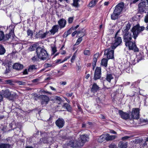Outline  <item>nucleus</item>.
<instances>
[{"label": "nucleus", "mask_w": 148, "mask_h": 148, "mask_svg": "<svg viewBox=\"0 0 148 148\" xmlns=\"http://www.w3.org/2000/svg\"><path fill=\"white\" fill-rule=\"evenodd\" d=\"M138 5V12L140 13H143L145 10L148 9V3L147 0H142Z\"/></svg>", "instance_id": "nucleus-6"}, {"label": "nucleus", "mask_w": 148, "mask_h": 148, "mask_svg": "<svg viewBox=\"0 0 148 148\" xmlns=\"http://www.w3.org/2000/svg\"><path fill=\"white\" fill-rule=\"evenodd\" d=\"M39 131L38 130L36 132L34 133L33 136L35 137H37L39 134Z\"/></svg>", "instance_id": "nucleus-57"}, {"label": "nucleus", "mask_w": 148, "mask_h": 148, "mask_svg": "<svg viewBox=\"0 0 148 148\" xmlns=\"http://www.w3.org/2000/svg\"><path fill=\"white\" fill-rule=\"evenodd\" d=\"M46 36V34H45L44 33H42V35L41 36H40L39 37H36V38H40L41 39H44L45 38Z\"/></svg>", "instance_id": "nucleus-48"}, {"label": "nucleus", "mask_w": 148, "mask_h": 148, "mask_svg": "<svg viewBox=\"0 0 148 148\" xmlns=\"http://www.w3.org/2000/svg\"><path fill=\"white\" fill-rule=\"evenodd\" d=\"M41 102L42 105H46L48 104L49 101V97L46 95H42L41 96Z\"/></svg>", "instance_id": "nucleus-14"}, {"label": "nucleus", "mask_w": 148, "mask_h": 148, "mask_svg": "<svg viewBox=\"0 0 148 148\" xmlns=\"http://www.w3.org/2000/svg\"><path fill=\"white\" fill-rule=\"evenodd\" d=\"M88 139L89 138L87 135L84 134L80 135L78 140L75 141L77 148L82 146Z\"/></svg>", "instance_id": "nucleus-4"}, {"label": "nucleus", "mask_w": 148, "mask_h": 148, "mask_svg": "<svg viewBox=\"0 0 148 148\" xmlns=\"http://www.w3.org/2000/svg\"><path fill=\"white\" fill-rule=\"evenodd\" d=\"M79 0H73V5L75 7H78L79 6L78 2Z\"/></svg>", "instance_id": "nucleus-37"}, {"label": "nucleus", "mask_w": 148, "mask_h": 148, "mask_svg": "<svg viewBox=\"0 0 148 148\" xmlns=\"http://www.w3.org/2000/svg\"><path fill=\"white\" fill-rule=\"evenodd\" d=\"M73 93L71 92L70 93L66 92V95L68 97H71L73 95Z\"/></svg>", "instance_id": "nucleus-60"}, {"label": "nucleus", "mask_w": 148, "mask_h": 148, "mask_svg": "<svg viewBox=\"0 0 148 148\" xmlns=\"http://www.w3.org/2000/svg\"><path fill=\"white\" fill-rule=\"evenodd\" d=\"M108 59L105 58L102 59L101 61V65L104 66L105 67H106L107 66L108 62Z\"/></svg>", "instance_id": "nucleus-28"}, {"label": "nucleus", "mask_w": 148, "mask_h": 148, "mask_svg": "<svg viewBox=\"0 0 148 148\" xmlns=\"http://www.w3.org/2000/svg\"><path fill=\"white\" fill-rule=\"evenodd\" d=\"M99 53H96L94 56V58L93 59L92 62V69L94 70L95 66H96V63L97 62V59L99 57Z\"/></svg>", "instance_id": "nucleus-17"}, {"label": "nucleus", "mask_w": 148, "mask_h": 148, "mask_svg": "<svg viewBox=\"0 0 148 148\" xmlns=\"http://www.w3.org/2000/svg\"><path fill=\"white\" fill-rule=\"evenodd\" d=\"M12 62L9 61H7L5 65L8 67V68L10 69L12 66Z\"/></svg>", "instance_id": "nucleus-38"}, {"label": "nucleus", "mask_w": 148, "mask_h": 148, "mask_svg": "<svg viewBox=\"0 0 148 148\" xmlns=\"http://www.w3.org/2000/svg\"><path fill=\"white\" fill-rule=\"evenodd\" d=\"M68 35V34H67V33L65 32H64L63 35V37L64 38H66Z\"/></svg>", "instance_id": "nucleus-61"}, {"label": "nucleus", "mask_w": 148, "mask_h": 148, "mask_svg": "<svg viewBox=\"0 0 148 148\" xmlns=\"http://www.w3.org/2000/svg\"><path fill=\"white\" fill-rule=\"evenodd\" d=\"M27 71H28L27 69H25L23 72V74L24 75L28 74Z\"/></svg>", "instance_id": "nucleus-58"}, {"label": "nucleus", "mask_w": 148, "mask_h": 148, "mask_svg": "<svg viewBox=\"0 0 148 148\" xmlns=\"http://www.w3.org/2000/svg\"><path fill=\"white\" fill-rule=\"evenodd\" d=\"M127 143V142L120 141L119 143L118 146L120 148H126Z\"/></svg>", "instance_id": "nucleus-24"}, {"label": "nucleus", "mask_w": 148, "mask_h": 148, "mask_svg": "<svg viewBox=\"0 0 148 148\" xmlns=\"http://www.w3.org/2000/svg\"><path fill=\"white\" fill-rule=\"evenodd\" d=\"M124 5L123 2L119 3L116 5L114 10L113 13L111 15V18L112 20H115L118 19L123 10Z\"/></svg>", "instance_id": "nucleus-3"}, {"label": "nucleus", "mask_w": 148, "mask_h": 148, "mask_svg": "<svg viewBox=\"0 0 148 148\" xmlns=\"http://www.w3.org/2000/svg\"><path fill=\"white\" fill-rule=\"evenodd\" d=\"M70 57V56H67L64 59L62 60V62H64L66 61L68 59H69Z\"/></svg>", "instance_id": "nucleus-62"}, {"label": "nucleus", "mask_w": 148, "mask_h": 148, "mask_svg": "<svg viewBox=\"0 0 148 148\" xmlns=\"http://www.w3.org/2000/svg\"><path fill=\"white\" fill-rule=\"evenodd\" d=\"M38 45V44L37 42H36L31 45L29 47V49L31 51H34L36 49L37 50L38 47H39Z\"/></svg>", "instance_id": "nucleus-23"}, {"label": "nucleus", "mask_w": 148, "mask_h": 148, "mask_svg": "<svg viewBox=\"0 0 148 148\" xmlns=\"http://www.w3.org/2000/svg\"><path fill=\"white\" fill-rule=\"evenodd\" d=\"M140 110L139 108H133L132 109L131 112L132 118L133 119H138L140 116Z\"/></svg>", "instance_id": "nucleus-9"}, {"label": "nucleus", "mask_w": 148, "mask_h": 148, "mask_svg": "<svg viewBox=\"0 0 148 148\" xmlns=\"http://www.w3.org/2000/svg\"><path fill=\"white\" fill-rule=\"evenodd\" d=\"M60 84L61 85H64L66 84V82H60Z\"/></svg>", "instance_id": "nucleus-63"}, {"label": "nucleus", "mask_w": 148, "mask_h": 148, "mask_svg": "<svg viewBox=\"0 0 148 148\" xmlns=\"http://www.w3.org/2000/svg\"><path fill=\"white\" fill-rule=\"evenodd\" d=\"M4 32L0 30V41L3 40L4 37Z\"/></svg>", "instance_id": "nucleus-46"}, {"label": "nucleus", "mask_w": 148, "mask_h": 148, "mask_svg": "<svg viewBox=\"0 0 148 148\" xmlns=\"http://www.w3.org/2000/svg\"><path fill=\"white\" fill-rule=\"evenodd\" d=\"M114 40L112 45L110 46L112 49H114L119 46L121 45L122 43V40L121 37L119 36H114Z\"/></svg>", "instance_id": "nucleus-7"}, {"label": "nucleus", "mask_w": 148, "mask_h": 148, "mask_svg": "<svg viewBox=\"0 0 148 148\" xmlns=\"http://www.w3.org/2000/svg\"><path fill=\"white\" fill-rule=\"evenodd\" d=\"M97 0H92L88 4L89 6L90 7H93L94 6L96 3L97 2Z\"/></svg>", "instance_id": "nucleus-32"}, {"label": "nucleus", "mask_w": 148, "mask_h": 148, "mask_svg": "<svg viewBox=\"0 0 148 148\" xmlns=\"http://www.w3.org/2000/svg\"><path fill=\"white\" fill-rule=\"evenodd\" d=\"M54 100L58 104H60L62 101L61 98L59 96H56L54 98Z\"/></svg>", "instance_id": "nucleus-31"}, {"label": "nucleus", "mask_w": 148, "mask_h": 148, "mask_svg": "<svg viewBox=\"0 0 148 148\" xmlns=\"http://www.w3.org/2000/svg\"><path fill=\"white\" fill-rule=\"evenodd\" d=\"M139 122L140 124L146 123L148 122V120L143 119L142 118H140L139 119Z\"/></svg>", "instance_id": "nucleus-39"}, {"label": "nucleus", "mask_w": 148, "mask_h": 148, "mask_svg": "<svg viewBox=\"0 0 148 148\" xmlns=\"http://www.w3.org/2000/svg\"><path fill=\"white\" fill-rule=\"evenodd\" d=\"M101 76V69L100 67H96L94 73V77L93 79L96 81L97 79H99Z\"/></svg>", "instance_id": "nucleus-10"}, {"label": "nucleus", "mask_w": 148, "mask_h": 148, "mask_svg": "<svg viewBox=\"0 0 148 148\" xmlns=\"http://www.w3.org/2000/svg\"><path fill=\"white\" fill-rule=\"evenodd\" d=\"M9 144L5 143H1L0 144V148H9Z\"/></svg>", "instance_id": "nucleus-35"}, {"label": "nucleus", "mask_w": 148, "mask_h": 148, "mask_svg": "<svg viewBox=\"0 0 148 148\" xmlns=\"http://www.w3.org/2000/svg\"><path fill=\"white\" fill-rule=\"evenodd\" d=\"M52 65L51 64L49 63H45L44 64V67L45 68H47L49 67H52Z\"/></svg>", "instance_id": "nucleus-53"}, {"label": "nucleus", "mask_w": 148, "mask_h": 148, "mask_svg": "<svg viewBox=\"0 0 148 148\" xmlns=\"http://www.w3.org/2000/svg\"><path fill=\"white\" fill-rule=\"evenodd\" d=\"M2 95L5 97L8 98L10 99H13L15 98L16 95L11 94L9 89L6 88L5 90H2L1 92Z\"/></svg>", "instance_id": "nucleus-8"}, {"label": "nucleus", "mask_w": 148, "mask_h": 148, "mask_svg": "<svg viewBox=\"0 0 148 148\" xmlns=\"http://www.w3.org/2000/svg\"><path fill=\"white\" fill-rule=\"evenodd\" d=\"M78 35L81 34L80 35L79 37H83L84 36L86 35V31L85 29H79V30L77 31Z\"/></svg>", "instance_id": "nucleus-27"}, {"label": "nucleus", "mask_w": 148, "mask_h": 148, "mask_svg": "<svg viewBox=\"0 0 148 148\" xmlns=\"http://www.w3.org/2000/svg\"><path fill=\"white\" fill-rule=\"evenodd\" d=\"M113 79V77L112 74L108 73L107 74L106 79L108 82L109 83H110L111 79Z\"/></svg>", "instance_id": "nucleus-26"}, {"label": "nucleus", "mask_w": 148, "mask_h": 148, "mask_svg": "<svg viewBox=\"0 0 148 148\" xmlns=\"http://www.w3.org/2000/svg\"><path fill=\"white\" fill-rule=\"evenodd\" d=\"M76 34L78 35L77 31H75L73 32L71 34L72 36V37H74Z\"/></svg>", "instance_id": "nucleus-59"}, {"label": "nucleus", "mask_w": 148, "mask_h": 148, "mask_svg": "<svg viewBox=\"0 0 148 148\" xmlns=\"http://www.w3.org/2000/svg\"><path fill=\"white\" fill-rule=\"evenodd\" d=\"M55 63L56 64H58L59 63H61L63 62H62V60L61 59L56 60L55 61Z\"/></svg>", "instance_id": "nucleus-50"}, {"label": "nucleus", "mask_w": 148, "mask_h": 148, "mask_svg": "<svg viewBox=\"0 0 148 148\" xmlns=\"http://www.w3.org/2000/svg\"><path fill=\"white\" fill-rule=\"evenodd\" d=\"M79 37L77 39V40L75 44V45H78L80 43L82 42V38L81 37Z\"/></svg>", "instance_id": "nucleus-42"}, {"label": "nucleus", "mask_w": 148, "mask_h": 148, "mask_svg": "<svg viewBox=\"0 0 148 148\" xmlns=\"http://www.w3.org/2000/svg\"><path fill=\"white\" fill-rule=\"evenodd\" d=\"M6 52V50L2 45H0V55H3Z\"/></svg>", "instance_id": "nucleus-29"}, {"label": "nucleus", "mask_w": 148, "mask_h": 148, "mask_svg": "<svg viewBox=\"0 0 148 148\" xmlns=\"http://www.w3.org/2000/svg\"><path fill=\"white\" fill-rule=\"evenodd\" d=\"M64 121L62 119L58 118L56 121V126L59 128H62L64 124Z\"/></svg>", "instance_id": "nucleus-16"}, {"label": "nucleus", "mask_w": 148, "mask_h": 148, "mask_svg": "<svg viewBox=\"0 0 148 148\" xmlns=\"http://www.w3.org/2000/svg\"><path fill=\"white\" fill-rule=\"evenodd\" d=\"M5 82L7 84H8L10 85H13L12 81L11 80H7Z\"/></svg>", "instance_id": "nucleus-52"}, {"label": "nucleus", "mask_w": 148, "mask_h": 148, "mask_svg": "<svg viewBox=\"0 0 148 148\" xmlns=\"http://www.w3.org/2000/svg\"><path fill=\"white\" fill-rule=\"evenodd\" d=\"M52 54H54L57 51L56 48L55 47H52Z\"/></svg>", "instance_id": "nucleus-56"}, {"label": "nucleus", "mask_w": 148, "mask_h": 148, "mask_svg": "<svg viewBox=\"0 0 148 148\" xmlns=\"http://www.w3.org/2000/svg\"><path fill=\"white\" fill-rule=\"evenodd\" d=\"M43 33V31L42 30H40L38 33H37L36 34V37L40 36L42 35V33Z\"/></svg>", "instance_id": "nucleus-49"}, {"label": "nucleus", "mask_w": 148, "mask_h": 148, "mask_svg": "<svg viewBox=\"0 0 148 148\" xmlns=\"http://www.w3.org/2000/svg\"><path fill=\"white\" fill-rule=\"evenodd\" d=\"M99 89V87L96 83H94L91 88V91L93 93H95Z\"/></svg>", "instance_id": "nucleus-20"}, {"label": "nucleus", "mask_w": 148, "mask_h": 148, "mask_svg": "<svg viewBox=\"0 0 148 148\" xmlns=\"http://www.w3.org/2000/svg\"><path fill=\"white\" fill-rule=\"evenodd\" d=\"M12 67L14 69L18 71H20L23 69V66L22 64L16 63L13 65Z\"/></svg>", "instance_id": "nucleus-19"}, {"label": "nucleus", "mask_w": 148, "mask_h": 148, "mask_svg": "<svg viewBox=\"0 0 148 148\" xmlns=\"http://www.w3.org/2000/svg\"><path fill=\"white\" fill-rule=\"evenodd\" d=\"M69 146L72 148H77L75 140H70L69 141H67L62 145L63 148H69Z\"/></svg>", "instance_id": "nucleus-11"}, {"label": "nucleus", "mask_w": 148, "mask_h": 148, "mask_svg": "<svg viewBox=\"0 0 148 148\" xmlns=\"http://www.w3.org/2000/svg\"><path fill=\"white\" fill-rule=\"evenodd\" d=\"M77 106L78 109L79 110V111L80 112L82 111V109L81 106H80V105H77Z\"/></svg>", "instance_id": "nucleus-64"}, {"label": "nucleus", "mask_w": 148, "mask_h": 148, "mask_svg": "<svg viewBox=\"0 0 148 148\" xmlns=\"http://www.w3.org/2000/svg\"><path fill=\"white\" fill-rule=\"evenodd\" d=\"M74 19V17H69L68 18V22L69 24H71L72 23Z\"/></svg>", "instance_id": "nucleus-43"}, {"label": "nucleus", "mask_w": 148, "mask_h": 148, "mask_svg": "<svg viewBox=\"0 0 148 148\" xmlns=\"http://www.w3.org/2000/svg\"><path fill=\"white\" fill-rule=\"evenodd\" d=\"M76 53H75L73 54V56H72L71 58V63H72L74 62V60H75V58L76 57Z\"/></svg>", "instance_id": "nucleus-45"}, {"label": "nucleus", "mask_w": 148, "mask_h": 148, "mask_svg": "<svg viewBox=\"0 0 148 148\" xmlns=\"http://www.w3.org/2000/svg\"><path fill=\"white\" fill-rule=\"evenodd\" d=\"M109 147H110V148H116V145L114 143H112L111 144H110Z\"/></svg>", "instance_id": "nucleus-51"}, {"label": "nucleus", "mask_w": 148, "mask_h": 148, "mask_svg": "<svg viewBox=\"0 0 148 148\" xmlns=\"http://www.w3.org/2000/svg\"><path fill=\"white\" fill-rule=\"evenodd\" d=\"M132 137L131 136H125L121 138V140L123 141H125L128 140L129 138H130Z\"/></svg>", "instance_id": "nucleus-44"}, {"label": "nucleus", "mask_w": 148, "mask_h": 148, "mask_svg": "<svg viewBox=\"0 0 148 148\" xmlns=\"http://www.w3.org/2000/svg\"><path fill=\"white\" fill-rule=\"evenodd\" d=\"M58 25H54L52 27V29L49 30V32L51 34L54 35L58 32L59 29H60Z\"/></svg>", "instance_id": "nucleus-18"}, {"label": "nucleus", "mask_w": 148, "mask_h": 148, "mask_svg": "<svg viewBox=\"0 0 148 148\" xmlns=\"http://www.w3.org/2000/svg\"><path fill=\"white\" fill-rule=\"evenodd\" d=\"M36 68L34 65H30L28 69V72H30L36 69Z\"/></svg>", "instance_id": "nucleus-34"}, {"label": "nucleus", "mask_w": 148, "mask_h": 148, "mask_svg": "<svg viewBox=\"0 0 148 148\" xmlns=\"http://www.w3.org/2000/svg\"><path fill=\"white\" fill-rule=\"evenodd\" d=\"M66 20L64 18H62L60 19L58 21V25L60 26V29L64 28L66 25Z\"/></svg>", "instance_id": "nucleus-15"}, {"label": "nucleus", "mask_w": 148, "mask_h": 148, "mask_svg": "<svg viewBox=\"0 0 148 148\" xmlns=\"http://www.w3.org/2000/svg\"><path fill=\"white\" fill-rule=\"evenodd\" d=\"M36 55L33 56L31 59L34 61H36L40 59L42 60H46L47 59L48 54L47 51L44 49L39 46L36 51Z\"/></svg>", "instance_id": "nucleus-2"}, {"label": "nucleus", "mask_w": 148, "mask_h": 148, "mask_svg": "<svg viewBox=\"0 0 148 148\" xmlns=\"http://www.w3.org/2000/svg\"><path fill=\"white\" fill-rule=\"evenodd\" d=\"M137 57L138 59V62L143 59V56L141 53H140L138 55H137Z\"/></svg>", "instance_id": "nucleus-40"}, {"label": "nucleus", "mask_w": 148, "mask_h": 148, "mask_svg": "<svg viewBox=\"0 0 148 148\" xmlns=\"http://www.w3.org/2000/svg\"><path fill=\"white\" fill-rule=\"evenodd\" d=\"M27 33L28 36H30L31 38H33V33L32 31L30 29H29L27 30Z\"/></svg>", "instance_id": "nucleus-33"}, {"label": "nucleus", "mask_w": 148, "mask_h": 148, "mask_svg": "<svg viewBox=\"0 0 148 148\" xmlns=\"http://www.w3.org/2000/svg\"><path fill=\"white\" fill-rule=\"evenodd\" d=\"M15 25L12 24L9 26L10 28L9 33L8 34H6L5 35L4 34V37L3 40L4 41H6L9 40L10 37L12 36L13 38H14L15 35L14 33V29Z\"/></svg>", "instance_id": "nucleus-5"}, {"label": "nucleus", "mask_w": 148, "mask_h": 148, "mask_svg": "<svg viewBox=\"0 0 148 148\" xmlns=\"http://www.w3.org/2000/svg\"><path fill=\"white\" fill-rule=\"evenodd\" d=\"M33 96L34 99L36 101H37L38 99H41L42 95L39 96L37 93H33L32 94Z\"/></svg>", "instance_id": "nucleus-30"}, {"label": "nucleus", "mask_w": 148, "mask_h": 148, "mask_svg": "<svg viewBox=\"0 0 148 148\" xmlns=\"http://www.w3.org/2000/svg\"><path fill=\"white\" fill-rule=\"evenodd\" d=\"M131 27V24L128 23L122 29V35L123 41L125 46L128 47L130 50L133 51L134 52H138L139 49L137 47L136 40L139 34L144 31L145 29L148 31V24L145 28L143 26H140L139 24L134 26L131 30V32L129 31Z\"/></svg>", "instance_id": "nucleus-1"}, {"label": "nucleus", "mask_w": 148, "mask_h": 148, "mask_svg": "<svg viewBox=\"0 0 148 148\" xmlns=\"http://www.w3.org/2000/svg\"><path fill=\"white\" fill-rule=\"evenodd\" d=\"M130 64H129L128 65L126 66H125V69H124V70L126 72L130 73Z\"/></svg>", "instance_id": "nucleus-36"}, {"label": "nucleus", "mask_w": 148, "mask_h": 148, "mask_svg": "<svg viewBox=\"0 0 148 148\" xmlns=\"http://www.w3.org/2000/svg\"><path fill=\"white\" fill-rule=\"evenodd\" d=\"M73 27H71L66 32L67 33V34H68V35H69L72 33L73 31Z\"/></svg>", "instance_id": "nucleus-47"}, {"label": "nucleus", "mask_w": 148, "mask_h": 148, "mask_svg": "<svg viewBox=\"0 0 148 148\" xmlns=\"http://www.w3.org/2000/svg\"><path fill=\"white\" fill-rule=\"evenodd\" d=\"M83 53L85 55L89 56L90 54V51L88 50H85L84 51Z\"/></svg>", "instance_id": "nucleus-41"}, {"label": "nucleus", "mask_w": 148, "mask_h": 148, "mask_svg": "<svg viewBox=\"0 0 148 148\" xmlns=\"http://www.w3.org/2000/svg\"><path fill=\"white\" fill-rule=\"evenodd\" d=\"M63 107L66 109L67 111L70 112H72V108L70 105L67 103H65L63 106Z\"/></svg>", "instance_id": "nucleus-21"}, {"label": "nucleus", "mask_w": 148, "mask_h": 148, "mask_svg": "<svg viewBox=\"0 0 148 148\" xmlns=\"http://www.w3.org/2000/svg\"><path fill=\"white\" fill-rule=\"evenodd\" d=\"M119 113L121 118L122 119L125 120L130 119V116L129 113L124 112L122 110H119Z\"/></svg>", "instance_id": "nucleus-13"}, {"label": "nucleus", "mask_w": 148, "mask_h": 148, "mask_svg": "<svg viewBox=\"0 0 148 148\" xmlns=\"http://www.w3.org/2000/svg\"><path fill=\"white\" fill-rule=\"evenodd\" d=\"M144 21L146 23H148V11L147 14L145 16Z\"/></svg>", "instance_id": "nucleus-54"}, {"label": "nucleus", "mask_w": 148, "mask_h": 148, "mask_svg": "<svg viewBox=\"0 0 148 148\" xmlns=\"http://www.w3.org/2000/svg\"><path fill=\"white\" fill-rule=\"evenodd\" d=\"M17 83L19 85H25L26 82H23L21 81H19L17 82Z\"/></svg>", "instance_id": "nucleus-55"}, {"label": "nucleus", "mask_w": 148, "mask_h": 148, "mask_svg": "<svg viewBox=\"0 0 148 148\" xmlns=\"http://www.w3.org/2000/svg\"><path fill=\"white\" fill-rule=\"evenodd\" d=\"M114 50H110V48L108 49L105 51L104 55H106L108 59H112L114 58Z\"/></svg>", "instance_id": "nucleus-12"}, {"label": "nucleus", "mask_w": 148, "mask_h": 148, "mask_svg": "<svg viewBox=\"0 0 148 148\" xmlns=\"http://www.w3.org/2000/svg\"><path fill=\"white\" fill-rule=\"evenodd\" d=\"M105 140H106V138L105 134H102L97 139V142L99 143H101Z\"/></svg>", "instance_id": "nucleus-25"}, {"label": "nucleus", "mask_w": 148, "mask_h": 148, "mask_svg": "<svg viewBox=\"0 0 148 148\" xmlns=\"http://www.w3.org/2000/svg\"><path fill=\"white\" fill-rule=\"evenodd\" d=\"M105 136L106 141L111 140L114 139L115 138V135L110 136L109 134H105Z\"/></svg>", "instance_id": "nucleus-22"}]
</instances>
